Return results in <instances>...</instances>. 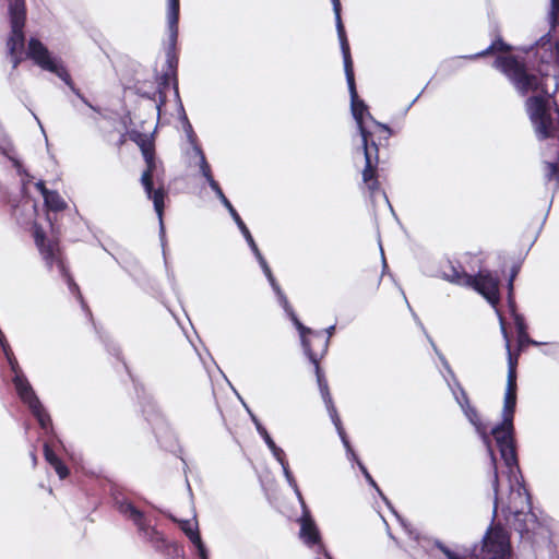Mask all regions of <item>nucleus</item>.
Returning a JSON list of instances; mask_svg holds the SVG:
<instances>
[{
	"mask_svg": "<svg viewBox=\"0 0 559 559\" xmlns=\"http://www.w3.org/2000/svg\"><path fill=\"white\" fill-rule=\"evenodd\" d=\"M70 90L85 104L87 105L88 107H91L92 109H95L92 104L87 100V98L80 92L79 88L75 87V84L73 82V80L71 79V82L70 84H67Z\"/></svg>",
	"mask_w": 559,
	"mask_h": 559,
	"instance_id": "40",
	"label": "nucleus"
},
{
	"mask_svg": "<svg viewBox=\"0 0 559 559\" xmlns=\"http://www.w3.org/2000/svg\"><path fill=\"white\" fill-rule=\"evenodd\" d=\"M257 429H258L259 433L261 435V437L263 438V440L265 441L269 449L271 450L274 457L277 461H282V459H284V456H285V452L280 447L276 445V443L274 442V440L272 439V437L270 436V433L263 426L258 424Z\"/></svg>",
	"mask_w": 559,
	"mask_h": 559,
	"instance_id": "27",
	"label": "nucleus"
},
{
	"mask_svg": "<svg viewBox=\"0 0 559 559\" xmlns=\"http://www.w3.org/2000/svg\"><path fill=\"white\" fill-rule=\"evenodd\" d=\"M302 503V515L299 519L300 523V533L299 536L304 540L305 544L312 547L314 545H318L321 543V535L318 530V526L312 519L310 511L307 509L305 502L301 500Z\"/></svg>",
	"mask_w": 559,
	"mask_h": 559,
	"instance_id": "19",
	"label": "nucleus"
},
{
	"mask_svg": "<svg viewBox=\"0 0 559 559\" xmlns=\"http://www.w3.org/2000/svg\"><path fill=\"white\" fill-rule=\"evenodd\" d=\"M325 556L328 557V559H332L328 554H325Z\"/></svg>",
	"mask_w": 559,
	"mask_h": 559,
	"instance_id": "46",
	"label": "nucleus"
},
{
	"mask_svg": "<svg viewBox=\"0 0 559 559\" xmlns=\"http://www.w3.org/2000/svg\"><path fill=\"white\" fill-rule=\"evenodd\" d=\"M516 498L521 502V508L513 506V502L510 501L508 509L512 516L507 518V520L510 526L520 534L521 538L532 540L535 531L539 526V521L532 511L531 496L526 490L524 492L518 490Z\"/></svg>",
	"mask_w": 559,
	"mask_h": 559,
	"instance_id": "9",
	"label": "nucleus"
},
{
	"mask_svg": "<svg viewBox=\"0 0 559 559\" xmlns=\"http://www.w3.org/2000/svg\"><path fill=\"white\" fill-rule=\"evenodd\" d=\"M70 90L85 104L87 105L88 107H91L92 109H95L92 104L87 100V98L80 92L79 88L75 87V84L73 82V80L71 79V82L70 84H67Z\"/></svg>",
	"mask_w": 559,
	"mask_h": 559,
	"instance_id": "39",
	"label": "nucleus"
},
{
	"mask_svg": "<svg viewBox=\"0 0 559 559\" xmlns=\"http://www.w3.org/2000/svg\"><path fill=\"white\" fill-rule=\"evenodd\" d=\"M546 177L549 181L559 180V164L557 162L546 163Z\"/></svg>",
	"mask_w": 559,
	"mask_h": 559,
	"instance_id": "34",
	"label": "nucleus"
},
{
	"mask_svg": "<svg viewBox=\"0 0 559 559\" xmlns=\"http://www.w3.org/2000/svg\"><path fill=\"white\" fill-rule=\"evenodd\" d=\"M522 267V261H513L510 267V273L508 276V295H507V302L508 308L510 311V314L513 318L514 325L516 329V334L527 332V324L525 322L524 317L518 312V307L515 302V296H514V281L516 276L519 275Z\"/></svg>",
	"mask_w": 559,
	"mask_h": 559,
	"instance_id": "16",
	"label": "nucleus"
},
{
	"mask_svg": "<svg viewBox=\"0 0 559 559\" xmlns=\"http://www.w3.org/2000/svg\"><path fill=\"white\" fill-rule=\"evenodd\" d=\"M453 394L455 396L456 402L460 404V406L462 408L471 403L467 392L464 390V388L459 382L455 383V389H453Z\"/></svg>",
	"mask_w": 559,
	"mask_h": 559,
	"instance_id": "31",
	"label": "nucleus"
},
{
	"mask_svg": "<svg viewBox=\"0 0 559 559\" xmlns=\"http://www.w3.org/2000/svg\"><path fill=\"white\" fill-rule=\"evenodd\" d=\"M360 468H361V472L364 473L365 477L369 481V484L372 485L374 488L379 489L377 483L373 480L371 475L368 473L367 468L365 466H362L361 464H360Z\"/></svg>",
	"mask_w": 559,
	"mask_h": 559,
	"instance_id": "44",
	"label": "nucleus"
},
{
	"mask_svg": "<svg viewBox=\"0 0 559 559\" xmlns=\"http://www.w3.org/2000/svg\"><path fill=\"white\" fill-rule=\"evenodd\" d=\"M438 272L444 281L462 287H466L468 280H471V274L465 271L461 262L450 259L440 262Z\"/></svg>",
	"mask_w": 559,
	"mask_h": 559,
	"instance_id": "17",
	"label": "nucleus"
},
{
	"mask_svg": "<svg viewBox=\"0 0 559 559\" xmlns=\"http://www.w3.org/2000/svg\"><path fill=\"white\" fill-rule=\"evenodd\" d=\"M264 274L266 275L267 280L270 281L273 289L276 292V294L278 295L280 299H281V302H282V306L284 307V298H286V296L282 293L281 290V287L278 285V283L276 282L272 271H271V267L269 269V271H263Z\"/></svg>",
	"mask_w": 559,
	"mask_h": 559,
	"instance_id": "33",
	"label": "nucleus"
},
{
	"mask_svg": "<svg viewBox=\"0 0 559 559\" xmlns=\"http://www.w3.org/2000/svg\"><path fill=\"white\" fill-rule=\"evenodd\" d=\"M192 544L197 547L200 558L207 559V552H206V549H205V546H204L202 539L200 538V542H195Z\"/></svg>",
	"mask_w": 559,
	"mask_h": 559,
	"instance_id": "42",
	"label": "nucleus"
},
{
	"mask_svg": "<svg viewBox=\"0 0 559 559\" xmlns=\"http://www.w3.org/2000/svg\"><path fill=\"white\" fill-rule=\"evenodd\" d=\"M501 332L506 341V349L508 355V368H510V357L513 356L516 358V366L519 365V358L521 353L524 352L530 345H537V342L532 340L528 335V332H523L518 334V346L515 350L511 349V341L509 332L506 328V323L503 318H500Z\"/></svg>",
	"mask_w": 559,
	"mask_h": 559,
	"instance_id": "20",
	"label": "nucleus"
},
{
	"mask_svg": "<svg viewBox=\"0 0 559 559\" xmlns=\"http://www.w3.org/2000/svg\"><path fill=\"white\" fill-rule=\"evenodd\" d=\"M27 407L29 408L33 416L37 419L39 426L43 429L47 430L48 428H50L52 426L51 418H50L49 414L46 412V409L44 408V406L39 400L36 401L35 403L31 404Z\"/></svg>",
	"mask_w": 559,
	"mask_h": 559,
	"instance_id": "26",
	"label": "nucleus"
},
{
	"mask_svg": "<svg viewBox=\"0 0 559 559\" xmlns=\"http://www.w3.org/2000/svg\"><path fill=\"white\" fill-rule=\"evenodd\" d=\"M495 68L499 69L522 94L535 92L540 87V80L536 74L527 72L526 66L515 56H498L493 62Z\"/></svg>",
	"mask_w": 559,
	"mask_h": 559,
	"instance_id": "8",
	"label": "nucleus"
},
{
	"mask_svg": "<svg viewBox=\"0 0 559 559\" xmlns=\"http://www.w3.org/2000/svg\"><path fill=\"white\" fill-rule=\"evenodd\" d=\"M143 97H147L148 99L156 100L157 96V109L160 110L163 106L167 103V90H156L152 95L143 94Z\"/></svg>",
	"mask_w": 559,
	"mask_h": 559,
	"instance_id": "32",
	"label": "nucleus"
},
{
	"mask_svg": "<svg viewBox=\"0 0 559 559\" xmlns=\"http://www.w3.org/2000/svg\"><path fill=\"white\" fill-rule=\"evenodd\" d=\"M218 199L221 200V202L224 204V206L230 213L233 221H235V223L239 227V229H240L241 234L243 235V237L246 238L247 242L253 243V237H252L250 230L248 229L247 225L245 224V222L242 221V218L240 217V215L238 214L236 209L233 206L230 201L226 198V195L224 193L221 194L218 197Z\"/></svg>",
	"mask_w": 559,
	"mask_h": 559,
	"instance_id": "24",
	"label": "nucleus"
},
{
	"mask_svg": "<svg viewBox=\"0 0 559 559\" xmlns=\"http://www.w3.org/2000/svg\"><path fill=\"white\" fill-rule=\"evenodd\" d=\"M200 168H201L202 175L204 176V178L209 182L211 189L216 193V195L219 197L221 194H223L224 192H223L219 183L214 179L211 166L206 162L204 156H202Z\"/></svg>",
	"mask_w": 559,
	"mask_h": 559,
	"instance_id": "29",
	"label": "nucleus"
},
{
	"mask_svg": "<svg viewBox=\"0 0 559 559\" xmlns=\"http://www.w3.org/2000/svg\"><path fill=\"white\" fill-rule=\"evenodd\" d=\"M25 59L32 60L40 69L56 74L66 84H70L71 75L61 61L53 58L49 49L36 37L27 40V48L24 52Z\"/></svg>",
	"mask_w": 559,
	"mask_h": 559,
	"instance_id": "10",
	"label": "nucleus"
},
{
	"mask_svg": "<svg viewBox=\"0 0 559 559\" xmlns=\"http://www.w3.org/2000/svg\"><path fill=\"white\" fill-rule=\"evenodd\" d=\"M31 234L46 269L51 271L56 266L69 285V288L72 292L79 290V286L69 270L67 255L60 238L57 236L48 237L44 227L37 222L32 224Z\"/></svg>",
	"mask_w": 559,
	"mask_h": 559,
	"instance_id": "5",
	"label": "nucleus"
},
{
	"mask_svg": "<svg viewBox=\"0 0 559 559\" xmlns=\"http://www.w3.org/2000/svg\"><path fill=\"white\" fill-rule=\"evenodd\" d=\"M526 110L540 140L555 136L557 128L549 111L548 99L545 96L534 95L528 97Z\"/></svg>",
	"mask_w": 559,
	"mask_h": 559,
	"instance_id": "11",
	"label": "nucleus"
},
{
	"mask_svg": "<svg viewBox=\"0 0 559 559\" xmlns=\"http://www.w3.org/2000/svg\"><path fill=\"white\" fill-rule=\"evenodd\" d=\"M466 285L481 295L491 306L496 307L500 302L499 277L490 271H479L476 275H471Z\"/></svg>",
	"mask_w": 559,
	"mask_h": 559,
	"instance_id": "13",
	"label": "nucleus"
},
{
	"mask_svg": "<svg viewBox=\"0 0 559 559\" xmlns=\"http://www.w3.org/2000/svg\"><path fill=\"white\" fill-rule=\"evenodd\" d=\"M128 138L139 146L142 153L145 168L140 182L146 198L153 202L159 223L163 225L165 199L168 191L165 187V166L163 160L157 157L154 134H146L138 130L121 133L116 142L118 151L127 143Z\"/></svg>",
	"mask_w": 559,
	"mask_h": 559,
	"instance_id": "3",
	"label": "nucleus"
},
{
	"mask_svg": "<svg viewBox=\"0 0 559 559\" xmlns=\"http://www.w3.org/2000/svg\"><path fill=\"white\" fill-rule=\"evenodd\" d=\"M551 20L554 25H559V0H550Z\"/></svg>",
	"mask_w": 559,
	"mask_h": 559,
	"instance_id": "38",
	"label": "nucleus"
},
{
	"mask_svg": "<svg viewBox=\"0 0 559 559\" xmlns=\"http://www.w3.org/2000/svg\"><path fill=\"white\" fill-rule=\"evenodd\" d=\"M119 511L136 526L139 534L147 542L155 551L165 559H179L183 557V547L174 540H168L164 534L151 526L145 514L133 503L124 502L119 506Z\"/></svg>",
	"mask_w": 559,
	"mask_h": 559,
	"instance_id": "6",
	"label": "nucleus"
},
{
	"mask_svg": "<svg viewBox=\"0 0 559 559\" xmlns=\"http://www.w3.org/2000/svg\"><path fill=\"white\" fill-rule=\"evenodd\" d=\"M248 245L251 248V250L253 251L254 255L257 257L262 270L269 271L270 266H269L266 260L264 259V257L262 255L261 251L259 250L255 241L253 240V245H252V242H248Z\"/></svg>",
	"mask_w": 559,
	"mask_h": 559,
	"instance_id": "35",
	"label": "nucleus"
},
{
	"mask_svg": "<svg viewBox=\"0 0 559 559\" xmlns=\"http://www.w3.org/2000/svg\"><path fill=\"white\" fill-rule=\"evenodd\" d=\"M45 205L53 211V212H61L67 209V203L62 199V197L57 191H50L48 195L44 199Z\"/></svg>",
	"mask_w": 559,
	"mask_h": 559,
	"instance_id": "30",
	"label": "nucleus"
},
{
	"mask_svg": "<svg viewBox=\"0 0 559 559\" xmlns=\"http://www.w3.org/2000/svg\"><path fill=\"white\" fill-rule=\"evenodd\" d=\"M345 76L350 95V110L361 136L365 155V167L361 173L362 182L370 195L373 197L381 190L378 175L380 148L389 145L393 131L388 124L377 121L369 112L366 103L359 98L354 70L345 72Z\"/></svg>",
	"mask_w": 559,
	"mask_h": 559,
	"instance_id": "1",
	"label": "nucleus"
},
{
	"mask_svg": "<svg viewBox=\"0 0 559 559\" xmlns=\"http://www.w3.org/2000/svg\"><path fill=\"white\" fill-rule=\"evenodd\" d=\"M177 40L171 39L169 36V46L166 51V64L162 74L157 78V90H168L170 84L175 90L176 95H179L178 87V56L176 52Z\"/></svg>",
	"mask_w": 559,
	"mask_h": 559,
	"instance_id": "15",
	"label": "nucleus"
},
{
	"mask_svg": "<svg viewBox=\"0 0 559 559\" xmlns=\"http://www.w3.org/2000/svg\"><path fill=\"white\" fill-rule=\"evenodd\" d=\"M334 330H335V326L332 325L330 328H328L325 331H322L325 335H329L330 337L333 335L334 333Z\"/></svg>",
	"mask_w": 559,
	"mask_h": 559,
	"instance_id": "45",
	"label": "nucleus"
},
{
	"mask_svg": "<svg viewBox=\"0 0 559 559\" xmlns=\"http://www.w3.org/2000/svg\"><path fill=\"white\" fill-rule=\"evenodd\" d=\"M333 4V11L335 14V22H336V31L337 36L340 39L341 50L343 55V62H344V71H353L354 70V62L350 53V47L347 39L346 31L342 21L341 16V1L340 0H331Z\"/></svg>",
	"mask_w": 559,
	"mask_h": 559,
	"instance_id": "18",
	"label": "nucleus"
},
{
	"mask_svg": "<svg viewBox=\"0 0 559 559\" xmlns=\"http://www.w3.org/2000/svg\"><path fill=\"white\" fill-rule=\"evenodd\" d=\"M176 522L179 524L180 530L186 534L191 543L200 542L201 536L197 521L192 522L190 520H180Z\"/></svg>",
	"mask_w": 559,
	"mask_h": 559,
	"instance_id": "28",
	"label": "nucleus"
},
{
	"mask_svg": "<svg viewBox=\"0 0 559 559\" xmlns=\"http://www.w3.org/2000/svg\"><path fill=\"white\" fill-rule=\"evenodd\" d=\"M36 189L40 192V194L43 195V198L45 199L46 195H48V193L51 191L49 190L45 182L44 181H38L36 185H35Z\"/></svg>",
	"mask_w": 559,
	"mask_h": 559,
	"instance_id": "43",
	"label": "nucleus"
},
{
	"mask_svg": "<svg viewBox=\"0 0 559 559\" xmlns=\"http://www.w3.org/2000/svg\"><path fill=\"white\" fill-rule=\"evenodd\" d=\"M516 379V358L511 356L503 400L502 421L491 430V435L496 440L501 459L503 460L506 466L510 469V473H513V468H519L513 425L518 399Z\"/></svg>",
	"mask_w": 559,
	"mask_h": 559,
	"instance_id": "4",
	"label": "nucleus"
},
{
	"mask_svg": "<svg viewBox=\"0 0 559 559\" xmlns=\"http://www.w3.org/2000/svg\"><path fill=\"white\" fill-rule=\"evenodd\" d=\"M13 384L19 397L27 406L39 400L25 377L16 374Z\"/></svg>",
	"mask_w": 559,
	"mask_h": 559,
	"instance_id": "21",
	"label": "nucleus"
},
{
	"mask_svg": "<svg viewBox=\"0 0 559 559\" xmlns=\"http://www.w3.org/2000/svg\"><path fill=\"white\" fill-rule=\"evenodd\" d=\"M44 456L48 464L55 469L60 479H66L69 476L70 471L68 466L47 443L44 445Z\"/></svg>",
	"mask_w": 559,
	"mask_h": 559,
	"instance_id": "22",
	"label": "nucleus"
},
{
	"mask_svg": "<svg viewBox=\"0 0 559 559\" xmlns=\"http://www.w3.org/2000/svg\"><path fill=\"white\" fill-rule=\"evenodd\" d=\"M179 13H180V0H168V31L170 37L174 40L178 39L179 33Z\"/></svg>",
	"mask_w": 559,
	"mask_h": 559,
	"instance_id": "23",
	"label": "nucleus"
},
{
	"mask_svg": "<svg viewBox=\"0 0 559 559\" xmlns=\"http://www.w3.org/2000/svg\"><path fill=\"white\" fill-rule=\"evenodd\" d=\"M248 245L251 248V250L253 251L254 255L257 257L262 270L269 271L270 266H269L266 260L264 259V257L262 255L261 251L259 250L255 241L253 240V245H252V242H248Z\"/></svg>",
	"mask_w": 559,
	"mask_h": 559,
	"instance_id": "36",
	"label": "nucleus"
},
{
	"mask_svg": "<svg viewBox=\"0 0 559 559\" xmlns=\"http://www.w3.org/2000/svg\"><path fill=\"white\" fill-rule=\"evenodd\" d=\"M438 548L442 551V554L447 557V559H463L456 552L452 551L450 548H448L443 544H438Z\"/></svg>",
	"mask_w": 559,
	"mask_h": 559,
	"instance_id": "41",
	"label": "nucleus"
},
{
	"mask_svg": "<svg viewBox=\"0 0 559 559\" xmlns=\"http://www.w3.org/2000/svg\"><path fill=\"white\" fill-rule=\"evenodd\" d=\"M10 32L5 39L7 55L11 60L12 68L16 69L24 60L25 52V25L26 3L25 0H10L9 3Z\"/></svg>",
	"mask_w": 559,
	"mask_h": 559,
	"instance_id": "7",
	"label": "nucleus"
},
{
	"mask_svg": "<svg viewBox=\"0 0 559 559\" xmlns=\"http://www.w3.org/2000/svg\"><path fill=\"white\" fill-rule=\"evenodd\" d=\"M284 310L288 314L289 319L293 321L294 325L298 330L301 338V345L305 350V354L314 366V372L317 377L318 386L320 390V394L325 404L328 413L331 417L332 423L334 424L338 436L341 437L344 445L349 449V441L347 439V435L343 427L342 420L340 418L338 412L333 402L328 380L324 376L323 370L320 367L321 359L326 355L330 344V336L325 335L322 331H313L307 326H305L298 319L295 313L292 305L284 298Z\"/></svg>",
	"mask_w": 559,
	"mask_h": 559,
	"instance_id": "2",
	"label": "nucleus"
},
{
	"mask_svg": "<svg viewBox=\"0 0 559 559\" xmlns=\"http://www.w3.org/2000/svg\"><path fill=\"white\" fill-rule=\"evenodd\" d=\"M481 551L486 559H508L510 557V536L500 523L488 527L483 538Z\"/></svg>",
	"mask_w": 559,
	"mask_h": 559,
	"instance_id": "12",
	"label": "nucleus"
},
{
	"mask_svg": "<svg viewBox=\"0 0 559 559\" xmlns=\"http://www.w3.org/2000/svg\"><path fill=\"white\" fill-rule=\"evenodd\" d=\"M512 50V47L507 44L501 36H497V38L490 44L489 47H487L485 50H481L475 55H472L467 57L471 60L479 59L487 57L489 55L496 53V52H510Z\"/></svg>",
	"mask_w": 559,
	"mask_h": 559,
	"instance_id": "25",
	"label": "nucleus"
},
{
	"mask_svg": "<svg viewBox=\"0 0 559 559\" xmlns=\"http://www.w3.org/2000/svg\"><path fill=\"white\" fill-rule=\"evenodd\" d=\"M465 416L468 418L471 424L477 429L478 432H481L484 435V440L488 448V453L490 455L491 461V469H492V478H491V486L495 493V509L497 508L498 502V493H499V474H498V466H497V457L495 455V452L491 448L490 440L488 436L486 435V426L484 425L480 415L478 414L477 409L469 404H467L465 407L462 408Z\"/></svg>",
	"mask_w": 559,
	"mask_h": 559,
	"instance_id": "14",
	"label": "nucleus"
},
{
	"mask_svg": "<svg viewBox=\"0 0 559 559\" xmlns=\"http://www.w3.org/2000/svg\"><path fill=\"white\" fill-rule=\"evenodd\" d=\"M278 463L282 465L284 474H285L287 480L290 484H294L295 486H297L296 485V480H295V478L293 476V473L290 472L289 464H288V461L286 459V455L284 456V459H282V461H278Z\"/></svg>",
	"mask_w": 559,
	"mask_h": 559,
	"instance_id": "37",
	"label": "nucleus"
}]
</instances>
